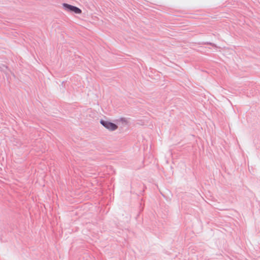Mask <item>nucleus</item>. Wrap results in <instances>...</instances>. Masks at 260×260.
Returning a JSON list of instances; mask_svg holds the SVG:
<instances>
[{
    "label": "nucleus",
    "instance_id": "nucleus-1",
    "mask_svg": "<svg viewBox=\"0 0 260 260\" xmlns=\"http://www.w3.org/2000/svg\"><path fill=\"white\" fill-rule=\"evenodd\" d=\"M100 122L105 128L111 131H115L118 128L115 124L108 121L102 120Z\"/></svg>",
    "mask_w": 260,
    "mask_h": 260
},
{
    "label": "nucleus",
    "instance_id": "nucleus-2",
    "mask_svg": "<svg viewBox=\"0 0 260 260\" xmlns=\"http://www.w3.org/2000/svg\"><path fill=\"white\" fill-rule=\"evenodd\" d=\"M63 6L67 11L72 12L75 6L67 4H63Z\"/></svg>",
    "mask_w": 260,
    "mask_h": 260
},
{
    "label": "nucleus",
    "instance_id": "nucleus-3",
    "mask_svg": "<svg viewBox=\"0 0 260 260\" xmlns=\"http://www.w3.org/2000/svg\"><path fill=\"white\" fill-rule=\"evenodd\" d=\"M72 12H74L76 14H81L82 13L81 10L75 6L73 8V10Z\"/></svg>",
    "mask_w": 260,
    "mask_h": 260
}]
</instances>
